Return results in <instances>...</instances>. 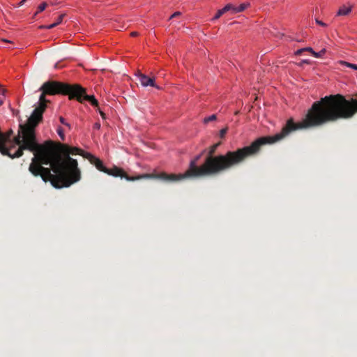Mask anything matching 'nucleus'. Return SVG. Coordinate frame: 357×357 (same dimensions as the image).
<instances>
[{"mask_svg":"<svg viewBox=\"0 0 357 357\" xmlns=\"http://www.w3.org/2000/svg\"><path fill=\"white\" fill-rule=\"evenodd\" d=\"M47 5H48V4H47L46 2H43V3H41L38 6V8H37V10H36V12L34 13V15H33V18H34V17H36V16L38 13H41V12L44 11V10H45V8H47Z\"/></svg>","mask_w":357,"mask_h":357,"instance_id":"obj_9","label":"nucleus"},{"mask_svg":"<svg viewBox=\"0 0 357 357\" xmlns=\"http://www.w3.org/2000/svg\"><path fill=\"white\" fill-rule=\"evenodd\" d=\"M323 98L327 123L349 119L357 113L356 98L346 99L341 94L326 96Z\"/></svg>","mask_w":357,"mask_h":357,"instance_id":"obj_4","label":"nucleus"},{"mask_svg":"<svg viewBox=\"0 0 357 357\" xmlns=\"http://www.w3.org/2000/svg\"><path fill=\"white\" fill-rule=\"evenodd\" d=\"M3 41L5 42V43H11L10 40H6V39H3Z\"/></svg>","mask_w":357,"mask_h":357,"instance_id":"obj_30","label":"nucleus"},{"mask_svg":"<svg viewBox=\"0 0 357 357\" xmlns=\"http://www.w3.org/2000/svg\"><path fill=\"white\" fill-rule=\"evenodd\" d=\"M42 91L38 101V105L36 108H40L41 116L47 108L48 100L45 99L46 95L62 94L68 95L69 99H76L78 102L83 103L84 101H88L94 107L98 106V102L93 95H87L86 89L80 85L68 84L57 82L47 81L45 82L39 89Z\"/></svg>","mask_w":357,"mask_h":357,"instance_id":"obj_3","label":"nucleus"},{"mask_svg":"<svg viewBox=\"0 0 357 357\" xmlns=\"http://www.w3.org/2000/svg\"><path fill=\"white\" fill-rule=\"evenodd\" d=\"M316 21V23L320 26H326V24H325L324 22H323L321 20H319L318 19H316L315 20Z\"/></svg>","mask_w":357,"mask_h":357,"instance_id":"obj_20","label":"nucleus"},{"mask_svg":"<svg viewBox=\"0 0 357 357\" xmlns=\"http://www.w3.org/2000/svg\"><path fill=\"white\" fill-rule=\"evenodd\" d=\"M227 130H228V128L227 127H225V128L221 129L220 131V137L221 138H223L225 137V135H226Z\"/></svg>","mask_w":357,"mask_h":357,"instance_id":"obj_16","label":"nucleus"},{"mask_svg":"<svg viewBox=\"0 0 357 357\" xmlns=\"http://www.w3.org/2000/svg\"><path fill=\"white\" fill-rule=\"evenodd\" d=\"M351 11V7H346L345 6H343L340 8L337 15H342L346 16L349 15Z\"/></svg>","mask_w":357,"mask_h":357,"instance_id":"obj_8","label":"nucleus"},{"mask_svg":"<svg viewBox=\"0 0 357 357\" xmlns=\"http://www.w3.org/2000/svg\"><path fill=\"white\" fill-rule=\"evenodd\" d=\"M200 157H201V155H199L194 160H192V161H196V162H197V160L200 158Z\"/></svg>","mask_w":357,"mask_h":357,"instance_id":"obj_28","label":"nucleus"},{"mask_svg":"<svg viewBox=\"0 0 357 357\" xmlns=\"http://www.w3.org/2000/svg\"><path fill=\"white\" fill-rule=\"evenodd\" d=\"M135 76L138 77L139 82L143 86H147L149 85L154 86L153 79L142 74L139 70H135Z\"/></svg>","mask_w":357,"mask_h":357,"instance_id":"obj_6","label":"nucleus"},{"mask_svg":"<svg viewBox=\"0 0 357 357\" xmlns=\"http://www.w3.org/2000/svg\"><path fill=\"white\" fill-rule=\"evenodd\" d=\"M5 92H6V90L2 88V86L0 85V93H1L2 95H4Z\"/></svg>","mask_w":357,"mask_h":357,"instance_id":"obj_23","label":"nucleus"},{"mask_svg":"<svg viewBox=\"0 0 357 357\" xmlns=\"http://www.w3.org/2000/svg\"><path fill=\"white\" fill-rule=\"evenodd\" d=\"M27 0H22L19 4H18V6H22Z\"/></svg>","mask_w":357,"mask_h":357,"instance_id":"obj_27","label":"nucleus"},{"mask_svg":"<svg viewBox=\"0 0 357 357\" xmlns=\"http://www.w3.org/2000/svg\"><path fill=\"white\" fill-rule=\"evenodd\" d=\"M326 52V50L325 48L322 49L319 52H313V56L316 58H320L324 55Z\"/></svg>","mask_w":357,"mask_h":357,"instance_id":"obj_13","label":"nucleus"},{"mask_svg":"<svg viewBox=\"0 0 357 357\" xmlns=\"http://www.w3.org/2000/svg\"><path fill=\"white\" fill-rule=\"evenodd\" d=\"M65 15H66L65 13L61 14L59 16L56 22H55V23L51 24L50 25H40V26H39L38 28L40 29H53V28L56 27V26H58L59 24H61L62 22V20H63V19Z\"/></svg>","mask_w":357,"mask_h":357,"instance_id":"obj_7","label":"nucleus"},{"mask_svg":"<svg viewBox=\"0 0 357 357\" xmlns=\"http://www.w3.org/2000/svg\"><path fill=\"white\" fill-rule=\"evenodd\" d=\"M57 133L58 135H59V137H61V139L64 141L65 140V135H64V132H63V130L62 128L59 127L57 128Z\"/></svg>","mask_w":357,"mask_h":357,"instance_id":"obj_15","label":"nucleus"},{"mask_svg":"<svg viewBox=\"0 0 357 357\" xmlns=\"http://www.w3.org/2000/svg\"><path fill=\"white\" fill-rule=\"evenodd\" d=\"M3 100L0 99V106L3 104Z\"/></svg>","mask_w":357,"mask_h":357,"instance_id":"obj_31","label":"nucleus"},{"mask_svg":"<svg viewBox=\"0 0 357 357\" xmlns=\"http://www.w3.org/2000/svg\"><path fill=\"white\" fill-rule=\"evenodd\" d=\"M181 15V12H178V11L175 12V13H174L170 16V17H169V20H171V19H173V18L177 17L180 16Z\"/></svg>","mask_w":357,"mask_h":357,"instance_id":"obj_19","label":"nucleus"},{"mask_svg":"<svg viewBox=\"0 0 357 357\" xmlns=\"http://www.w3.org/2000/svg\"><path fill=\"white\" fill-rule=\"evenodd\" d=\"M249 6H250V3H248V2L243 3L239 6H238V7L236 6V13H238L243 12Z\"/></svg>","mask_w":357,"mask_h":357,"instance_id":"obj_11","label":"nucleus"},{"mask_svg":"<svg viewBox=\"0 0 357 357\" xmlns=\"http://www.w3.org/2000/svg\"><path fill=\"white\" fill-rule=\"evenodd\" d=\"M303 52H305V48L299 49L296 52V54L301 55Z\"/></svg>","mask_w":357,"mask_h":357,"instance_id":"obj_21","label":"nucleus"},{"mask_svg":"<svg viewBox=\"0 0 357 357\" xmlns=\"http://www.w3.org/2000/svg\"><path fill=\"white\" fill-rule=\"evenodd\" d=\"M350 68H352V69H354V70H357V65H356V64H354V63H352V65H351V66H350Z\"/></svg>","mask_w":357,"mask_h":357,"instance_id":"obj_25","label":"nucleus"},{"mask_svg":"<svg viewBox=\"0 0 357 357\" xmlns=\"http://www.w3.org/2000/svg\"><path fill=\"white\" fill-rule=\"evenodd\" d=\"M130 35H131V36H134V32H131V33H130Z\"/></svg>","mask_w":357,"mask_h":357,"instance_id":"obj_32","label":"nucleus"},{"mask_svg":"<svg viewBox=\"0 0 357 357\" xmlns=\"http://www.w3.org/2000/svg\"><path fill=\"white\" fill-rule=\"evenodd\" d=\"M59 121H60V122H61L63 125H65L66 126L68 127V128H69V129H70V128H71L70 125L69 123H68L66 121V120H65V119H64L63 117L60 116V117H59Z\"/></svg>","mask_w":357,"mask_h":357,"instance_id":"obj_17","label":"nucleus"},{"mask_svg":"<svg viewBox=\"0 0 357 357\" xmlns=\"http://www.w3.org/2000/svg\"><path fill=\"white\" fill-rule=\"evenodd\" d=\"M216 119H217L216 115L215 114H213V115H211V116H210L208 117L205 118L204 120V122L205 123H208L210 121H213L216 120Z\"/></svg>","mask_w":357,"mask_h":357,"instance_id":"obj_14","label":"nucleus"},{"mask_svg":"<svg viewBox=\"0 0 357 357\" xmlns=\"http://www.w3.org/2000/svg\"><path fill=\"white\" fill-rule=\"evenodd\" d=\"M327 123L324 98L314 102L308 110L305 117L300 122L295 123L292 118L287 120L281 131L273 136L261 137L255 140L249 146L227 151L225 154L215 155L221 142L209 147L207 155L201 166L196 165V161H191L189 168L183 174L158 175L144 174L135 175V181L144 178L155 177L167 181H178L184 178L213 176L225 173L243 164L248 158L257 155L261 147L266 144L279 142L291 132L305 130Z\"/></svg>","mask_w":357,"mask_h":357,"instance_id":"obj_2","label":"nucleus"},{"mask_svg":"<svg viewBox=\"0 0 357 357\" xmlns=\"http://www.w3.org/2000/svg\"><path fill=\"white\" fill-rule=\"evenodd\" d=\"M100 128V124L99 123H96L94 124V128L99 129Z\"/></svg>","mask_w":357,"mask_h":357,"instance_id":"obj_24","label":"nucleus"},{"mask_svg":"<svg viewBox=\"0 0 357 357\" xmlns=\"http://www.w3.org/2000/svg\"><path fill=\"white\" fill-rule=\"evenodd\" d=\"M302 63L309 64V63H310V61H309V60H303V61H302Z\"/></svg>","mask_w":357,"mask_h":357,"instance_id":"obj_29","label":"nucleus"},{"mask_svg":"<svg viewBox=\"0 0 357 357\" xmlns=\"http://www.w3.org/2000/svg\"><path fill=\"white\" fill-rule=\"evenodd\" d=\"M40 108H35L27 123L20 125L15 142L19 146L11 158H20L24 150L33 153L29 171L34 176H40L45 183L50 181L55 188H68L81 179V170L77 160L70 157L81 154L82 149L66 144L46 141L38 144L35 128L41 122Z\"/></svg>","mask_w":357,"mask_h":357,"instance_id":"obj_1","label":"nucleus"},{"mask_svg":"<svg viewBox=\"0 0 357 357\" xmlns=\"http://www.w3.org/2000/svg\"><path fill=\"white\" fill-rule=\"evenodd\" d=\"M99 112H100V116H102V118L105 119V114L100 109H99Z\"/></svg>","mask_w":357,"mask_h":357,"instance_id":"obj_26","label":"nucleus"},{"mask_svg":"<svg viewBox=\"0 0 357 357\" xmlns=\"http://www.w3.org/2000/svg\"><path fill=\"white\" fill-rule=\"evenodd\" d=\"M225 13V11L223 8L218 10L215 15L212 18V21L219 19Z\"/></svg>","mask_w":357,"mask_h":357,"instance_id":"obj_12","label":"nucleus"},{"mask_svg":"<svg viewBox=\"0 0 357 357\" xmlns=\"http://www.w3.org/2000/svg\"><path fill=\"white\" fill-rule=\"evenodd\" d=\"M80 155H83L82 150ZM84 156L86 158L91 164L94 165L96 167L100 172H103L109 175H112L116 177L119 176L121 178H124L127 181H134V176H128L122 169L116 167H114L112 169H107L104 166L102 162L100 159L90 153H86V155H84Z\"/></svg>","mask_w":357,"mask_h":357,"instance_id":"obj_5","label":"nucleus"},{"mask_svg":"<svg viewBox=\"0 0 357 357\" xmlns=\"http://www.w3.org/2000/svg\"><path fill=\"white\" fill-rule=\"evenodd\" d=\"M305 51H307V52H310L312 55H313V52H314L313 50V49L312 47H305Z\"/></svg>","mask_w":357,"mask_h":357,"instance_id":"obj_22","label":"nucleus"},{"mask_svg":"<svg viewBox=\"0 0 357 357\" xmlns=\"http://www.w3.org/2000/svg\"><path fill=\"white\" fill-rule=\"evenodd\" d=\"M340 64L342 66H347V67H349L350 68V66L352 65V63H350L349 62H347V61H340Z\"/></svg>","mask_w":357,"mask_h":357,"instance_id":"obj_18","label":"nucleus"},{"mask_svg":"<svg viewBox=\"0 0 357 357\" xmlns=\"http://www.w3.org/2000/svg\"><path fill=\"white\" fill-rule=\"evenodd\" d=\"M224 10L225 11V13L228 12V11H231L232 13H236V6H234L233 4H231V3H228L227 4L224 8H223Z\"/></svg>","mask_w":357,"mask_h":357,"instance_id":"obj_10","label":"nucleus"}]
</instances>
